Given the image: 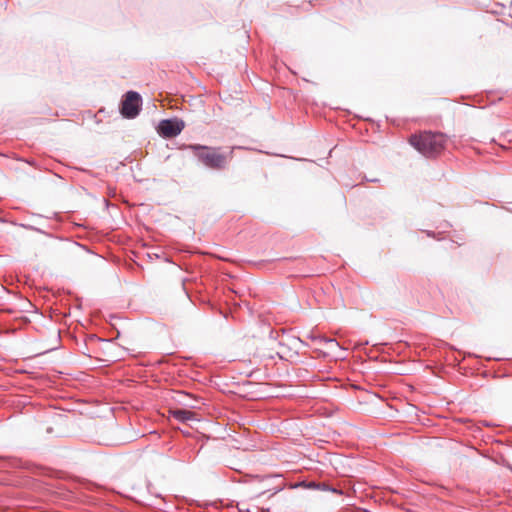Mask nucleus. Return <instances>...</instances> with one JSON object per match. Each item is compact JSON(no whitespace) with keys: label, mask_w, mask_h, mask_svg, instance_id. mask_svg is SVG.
I'll list each match as a JSON object with an SVG mask.
<instances>
[{"label":"nucleus","mask_w":512,"mask_h":512,"mask_svg":"<svg viewBox=\"0 0 512 512\" xmlns=\"http://www.w3.org/2000/svg\"><path fill=\"white\" fill-rule=\"evenodd\" d=\"M409 142L425 157L434 158L444 151L447 140L441 133L421 132L412 135Z\"/></svg>","instance_id":"nucleus-1"},{"label":"nucleus","mask_w":512,"mask_h":512,"mask_svg":"<svg viewBox=\"0 0 512 512\" xmlns=\"http://www.w3.org/2000/svg\"><path fill=\"white\" fill-rule=\"evenodd\" d=\"M189 149L192 150L201 163L215 170L225 169L228 161L232 158V151L224 153L221 148L195 144L190 145Z\"/></svg>","instance_id":"nucleus-2"},{"label":"nucleus","mask_w":512,"mask_h":512,"mask_svg":"<svg viewBox=\"0 0 512 512\" xmlns=\"http://www.w3.org/2000/svg\"><path fill=\"white\" fill-rule=\"evenodd\" d=\"M141 106V96L134 91L125 94L121 104V114L126 118H134L139 114Z\"/></svg>","instance_id":"nucleus-3"},{"label":"nucleus","mask_w":512,"mask_h":512,"mask_svg":"<svg viewBox=\"0 0 512 512\" xmlns=\"http://www.w3.org/2000/svg\"><path fill=\"white\" fill-rule=\"evenodd\" d=\"M184 122L177 119H165L158 125V133L165 138H173L184 129Z\"/></svg>","instance_id":"nucleus-4"},{"label":"nucleus","mask_w":512,"mask_h":512,"mask_svg":"<svg viewBox=\"0 0 512 512\" xmlns=\"http://www.w3.org/2000/svg\"><path fill=\"white\" fill-rule=\"evenodd\" d=\"M172 416L182 422H186L195 418V413L185 409H176L171 411Z\"/></svg>","instance_id":"nucleus-5"},{"label":"nucleus","mask_w":512,"mask_h":512,"mask_svg":"<svg viewBox=\"0 0 512 512\" xmlns=\"http://www.w3.org/2000/svg\"><path fill=\"white\" fill-rule=\"evenodd\" d=\"M323 341L325 342L326 347L330 351H333L335 349H340V345H339V343L335 339L324 338Z\"/></svg>","instance_id":"nucleus-6"},{"label":"nucleus","mask_w":512,"mask_h":512,"mask_svg":"<svg viewBox=\"0 0 512 512\" xmlns=\"http://www.w3.org/2000/svg\"><path fill=\"white\" fill-rule=\"evenodd\" d=\"M315 486H316V485H315V483H309V484L307 485V487H315Z\"/></svg>","instance_id":"nucleus-7"}]
</instances>
